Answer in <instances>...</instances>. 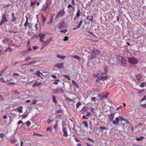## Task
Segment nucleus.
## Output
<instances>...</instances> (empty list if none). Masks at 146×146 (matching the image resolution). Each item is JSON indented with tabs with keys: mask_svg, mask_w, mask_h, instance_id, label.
<instances>
[{
	"mask_svg": "<svg viewBox=\"0 0 146 146\" xmlns=\"http://www.w3.org/2000/svg\"><path fill=\"white\" fill-rule=\"evenodd\" d=\"M57 91L56 92L57 93H64V90L63 89H62L60 88H59L57 89Z\"/></svg>",
	"mask_w": 146,
	"mask_h": 146,
	"instance_id": "14",
	"label": "nucleus"
},
{
	"mask_svg": "<svg viewBox=\"0 0 146 146\" xmlns=\"http://www.w3.org/2000/svg\"><path fill=\"white\" fill-rule=\"evenodd\" d=\"M6 14L5 13L3 14L1 16V20L2 22L5 23L7 22L8 21L6 19Z\"/></svg>",
	"mask_w": 146,
	"mask_h": 146,
	"instance_id": "7",
	"label": "nucleus"
},
{
	"mask_svg": "<svg viewBox=\"0 0 146 146\" xmlns=\"http://www.w3.org/2000/svg\"><path fill=\"white\" fill-rule=\"evenodd\" d=\"M56 57L59 59H64L65 58L64 56H61L58 54L56 55Z\"/></svg>",
	"mask_w": 146,
	"mask_h": 146,
	"instance_id": "22",
	"label": "nucleus"
},
{
	"mask_svg": "<svg viewBox=\"0 0 146 146\" xmlns=\"http://www.w3.org/2000/svg\"><path fill=\"white\" fill-rule=\"evenodd\" d=\"M62 132L64 133L63 135L64 136L66 137L68 135L66 129L65 128H64L63 127H62Z\"/></svg>",
	"mask_w": 146,
	"mask_h": 146,
	"instance_id": "12",
	"label": "nucleus"
},
{
	"mask_svg": "<svg viewBox=\"0 0 146 146\" xmlns=\"http://www.w3.org/2000/svg\"><path fill=\"white\" fill-rule=\"evenodd\" d=\"M72 83L73 85L76 88H78L79 86L78 84L74 80L72 81Z\"/></svg>",
	"mask_w": 146,
	"mask_h": 146,
	"instance_id": "17",
	"label": "nucleus"
},
{
	"mask_svg": "<svg viewBox=\"0 0 146 146\" xmlns=\"http://www.w3.org/2000/svg\"><path fill=\"white\" fill-rule=\"evenodd\" d=\"M65 13L64 9L60 10L59 11L57 15L55 17V19H57L59 18L64 16Z\"/></svg>",
	"mask_w": 146,
	"mask_h": 146,
	"instance_id": "3",
	"label": "nucleus"
},
{
	"mask_svg": "<svg viewBox=\"0 0 146 146\" xmlns=\"http://www.w3.org/2000/svg\"><path fill=\"white\" fill-rule=\"evenodd\" d=\"M128 60L129 62L132 64H136L138 62V59L134 57L128 58Z\"/></svg>",
	"mask_w": 146,
	"mask_h": 146,
	"instance_id": "2",
	"label": "nucleus"
},
{
	"mask_svg": "<svg viewBox=\"0 0 146 146\" xmlns=\"http://www.w3.org/2000/svg\"><path fill=\"white\" fill-rule=\"evenodd\" d=\"M72 4L73 5H75L74 0H72Z\"/></svg>",
	"mask_w": 146,
	"mask_h": 146,
	"instance_id": "64",
	"label": "nucleus"
},
{
	"mask_svg": "<svg viewBox=\"0 0 146 146\" xmlns=\"http://www.w3.org/2000/svg\"><path fill=\"white\" fill-rule=\"evenodd\" d=\"M22 123H23V121H22L21 120H19V122H18L17 125H19L20 124H22Z\"/></svg>",
	"mask_w": 146,
	"mask_h": 146,
	"instance_id": "49",
	"label": "nucleus"
},
{
	"mask_svg": "<svg viewBox=\"0 0 146 146\" xmlns=\"http://www.w3.org/2000/svg\"><path fill=\"white\" fill-rule=\"evenodd\" d=\"M36 2V0H35L34 1H32L31 3V6H33L35 5Z\"/></svg>",
	"mask_w": 146,
	"mask_h": 146,
	"instance_id": "32",
	"label": "nucleus"
},
{
	"mask_svg": "<svg viewBox=\"0 0 146 146\" xmlns=\"http://www.w3.org/2000/svg\"><path fill=\"white\" fill-rule=\"evenodd\" d=\"M100 51L96 49H93L92 51V53L91 56V59H92L96 57L98 55L100 54Z\"/></svg>",
	"mask_w": 146,
	"mask_h": 146,
	"instance_id": "1",
	"label": "nucleus"
},
{
	"mask_svg": "<svg viewBox=\"0 0 146 146\" xmlns=\"http://www.w3.org/2000/svg\"><path fill=\"white\" fill-rule=\"evenodd\" d=\"M67 100L68 102H73V100L70 99V98H68L67 99Z\"/></svg>",
	"mask_w": 146,
	"mask_h": 146,
	"instance_id": "53",
	"label": "nucleus"
},
{
	"mask_svg": "<svg viewBox=\"0 0 146 146\" xmlns=\"http://www.w3.org/2000/svg\"><path fill=\"white\" fill-rule=\"evenodd\" d=\"M120 60V63L123 66H125L126 65V60L125 59L123 58L122 57H120L119 58Z\"/></svg>",
	"mask_w": 146,
	"mask_h": 146,
	"instance_id": "5",
	"label": "nucleus"
},
{
	"mask_svg": "<svg viewBox=\"0 0 146 146\" xmlns=\"http://www.w3.org/2000/svg\"><path fill=\"white\" fill-rule=\"evenodd\" d=\"M109 119L110 121H112L113 120L114 118V113H111L109 115Z\"/></svg>",
	"mask_w": 146,
	"mask_h": 146,
	"instance_id": "15",
	"label": "nucleus"
},
{
	"mask_svg": "<svg viewBox=\"0 0 146 146\" xmlns=\"http://www.w3.org/2000/svg\"><path fill=\"white\" fill-rule=\"evenodd\" d=\"M72 57L74 58H75L76 60H81L80 57V56H78L77 55L72 56Z\"/></svg>",
	"mask_w": 146,
	"mask_h": 146,
	"instance_id": "21",
	"label": "nucleus"
},
{
	"mask_svg": "<svg viewBox=\"0 0 146 146\" xmlns=\"http://www.w3.org/2000/svg\"><path fill=\"white\" fill-rule=\"evenodd\" d=\"M104 71H105V72L104 73H103V72H100L102 74H107V67H105L104 68Z\"/></svg>",
	"mask_w": 146,
	"mask_h": 146,
	"instance_id": "37",
	"label": "nucleus"
},
{
	"mask_svg": "<svg viewBox=\"0 0 146 146\" xmlns=\"http://www.w3.org/2000/svg\"><path fill=\"white\" fill-rule=\"evenodd\" d=\"M120 119L119 118V117L115 118V119L113 122V124L114 125H116L118 124Z\"/></svg>",
	"mask_w": 146,
	"mask_h": 146,
	"instance_id": "9",
	"label": "nucleus"
},
{
	"mask_svg": "<svg viewBox=\"0 0 146 146\" xmlns=\"http://www.w3.org/2000/svg\"><path fill=\"white\" fill-rule=\"evenodd\" d=\"M136 77L137 80L139 81H140L141 78V75L140 74H138L136 75Z\"/></svg>",
	"mask_w": 146,
	"mask_h": 146,
	"instance_id": "18",
	"label": "nucleus"
},
{
	"mask_svg": "<svg viewBox=\"0 0 146 146\" xmlns=\"http://www.w3.org/2000/svg\"><path fill=\"white\" fill-rule=\"evenodd\" d=\"M31 124V123L29 121H28L26 123V125L27 127H29Z\"/></svg>",
	"mask_w": 146,
	"mask_h": 146,
	"instance_id": "42",
	"label": "nucleus"
},
{
	"mask_svg": "<svg viewBox=\"0 0 146 146\" xmlns=\"http://www.w3.org/2000/svg\"><path fill=\"white\" fill-rule=\"evenodd\" d=\"M42 23L43 24L44 23V22L46 21L45 18V17H42Z\"/></svg>",
	"mask_w": 146,
	"mask_h": 146,
	"instance_id": "47",
	"label": "nucleus"
},
{
	"mask_svg": "<svg viewBox=\"0 0 146 146\" xmlns=\"http://www.w3.org/2000/svg\"><path fill=\"white\" fill-rule=\"evenodd\" d=\"M63 63H58L55 65H54V67H56L59 68H63Z\"/></svg>",
	"mask_w": 146,
	"mask_h": 146,
	"instance_id": "10",
	"label": "nucleus"
},
{
	"mask_svg": "<svg viewBox=\"0 0 146 146\" xmlns=\"http://www.w3.org/2000/svg\"><path fill=\"white\" fill-rule=\"evenodd\" d=\"M87 113L86 115V116H88V117H90L91 115V114L90 112L88 111H87Z\"/></svg>",
	"mask_w": 146,
	"mask_h": 146,
	"instance_id": "44",
	"label": "nucleus"
},
{
	"mask_svg": "<svg viewBox=\"0 0 146 146\" xmlns=\"http://www.w3.org/2000/svg\"><path fill=\"white\" fill-rule=\"evenodd\" d=\"M52 100L55 104H56L57 103V102L56 100L55 97L54 96H52Z\"/></svg>",
	"mask_w": 146,
	"mask_h": 146,
	"instance_id": "23",
	"label": "nucleus"
},
{
	"mask_svg": "<svg viewBox=\"0 0 146 146\" xmlns=\"http://www.w3.org/2000/svg\"><path fill=\"white\" fill-rule=\"evenodd\" d=\"M5 69H4L2 70L0 72V76H1L3 73L5 71Z\"/></svg>",
	"mask_w": 146,
	"mask_h": 146,
	"instance_id": "45",
	"label": "nucleus"
},
{
	"mask_svg": "<svg viewBox=\"0 0 146 146\" xmlns=\"http://www.w3.org/2000/svg\"><path fill=\"white\" fill-rule=\"evenodd\" d=\"M30 23H28V22L26 21L25 24H24V26L25 27H27V25H28L29 26V25Z\"/></svg>",
	"mask_w": 146,
	"mask_h": 146,
	"instance_id": "43",
	"label": "nucleus"
},
{
	"mask_svg": "<svg viewBox=\"0 0 146 146\" xmlns=\"http://www.w3.org/2000/svg\"><path fill=\"white\" fill-rule=\"evenodd\" d=\"M41 83H38V82H36L34 84L35 85L33 86H39L41 84Z\"/></svg>",
	"mask_w": 146,
	"mask_h": 146,
	"instance_id": "36",
	"label": "nucleus"
},
{
	"mask_svg": "<svg viewBox=\"0 0 146 146\" xmlns=\"http://www.w3.org/2000/svg\"><path fill=\"white\" fill-rule=\"evenodd\" d=\"M35 74L39 77H41L40 74L42 75V73H41L39 71H36V72L35 73Z\"/></svg>",
	"mask_w": 146,
	"mask_h": 146,
	"instance_id": "19",
	"label": "nucleus"
},
{
	"mask_svg": "<svg viewBox=\"0 0 146 146\" xmlns=\"http://www.w3.org/2000/svg\"><path fill=\"white\" fill-rule=\"evenodd\" d=\"M29 113V112H28V113L27 114H22V119H24L26 118L28 116V114Z\"/></svg>",
	"mask_w": 146,
	"mask_h": 146,
	"instance_id": "26",
	"label": "nucleus"
},
{
	"mask_svg": "<svg viewBox=\"0 0 146 146\" xmlns=\"http://www.w3.org/2000/svg\"><path fill=\"white\" fill-rule=\"evenodd\" d=\"M54 14L52 15L51 16V17H50V19L53 20V18L54 17Z\"/></svg>",
	"mask_w": 146,
	"mask_h": 146,
	"instance_id": "57",
	"label": "nucleus"
},
{
	"mask_svg": "<svg viewBox=\"0 0 146 146\" xmlns=\"http://www.w3.org/2000/svg\"><path fill=\"white\" fill-rule=\"evenodd\" d=\"M31 59V58L28 57H27V58H25V60L26 61H29V60Z\"/></svg>",
	"mask_w": 146,
	"mask_h": 146,
	"instance_id": "52",
	"label": "nucleus"
},
{
	"mask_svg": "<svg viewBox=\"0 0 146 146\" xmlns=\"http://www.w3.org/2000/svg\"><path fill=\"white\" fill-rule=\"evenodd\" d=\"M100 76L101 78H99V79L100 80L104 81L105 80H106L108 78V76L107 75L105 76H103L102 75H101Z\"/></svg>",
	"mask_w": 146,
	"mask_h": 146,
	"instance_id": "11",
	"label": "nucleus"
},
{
	"mask_svg": "<svg viewBox=\"0 0 146 146\" xmlns=\"http://www.w3.org/2000/svg\"><path fill=\"white\" fill-rule=\"evenodd\" d=\"M20 108H17V109L18 110L19 113H21L23 112V111L22 110V108H23L22 107H20Z\"/></svg>",
	"mask_w": 146,
	"mask_h": 146,
	"instance_id": "30",
	"label": "nucleus"
},
{
	"mask_svg": "<svg viewBox=\"0 0 146 146\" xmlns=\"http://www.w3.org/2000/svg\"><path fill=\"white\" fill-rule=\"evenodd\" d=\"M9 45L10 46H12L14 45L13 40H11L9 41V42L8 43Z\"/></svg>",
	"mask_w": 146,
	"mask_h": 146,
	"instance_id": "31",
	"label": "nucleus"
},
{
	"mask_svg": "<svg viewBox=\"0 0 146 146\" xmlns=\"http://www.w3.org/2000/svg\"><path fill=\"white\" fill-rule=\"evenodd\" d=\"M64 22H60L56 25V26L60 29H62L64 27Z\"/></svg>",
	"mask_w": 146,
	"mask_h": 146,
	"instance_id": "8",
	"label": "nucleus"
},
{
	"mask_svg": "<svg viewBox=\"0 0 146 146\" xmlns=\"http://www.w3.org/2000/svg\"><path fill=\"white\" fill-rule=\"evenodd\" d=\"M91 100L92 101L95 102L96 100V98L95 97H93L91 98Z\"/></svg>",
	"mask_w": 146,
	"mask_h": 146,
	"instance_id": "51",
	"label": "nucleus"
},
{
	"mask_svg": "<svg viewBox=\"0 0 146 146\" xmlns=\"http://www.w3.org/2000/svg\"><path fill=\"white\" fill-rule=\"evenodd\" d=\"M52 21H53V20L50 19V20L49 22H48L47 23V24H51L52 23Z\"/></svg>",
	"mask_w": 146,
	"mask_h": 146,
	"instance_id": "58",
	"label": "nucleus"
},
{
	"mask_svg": "<svg viewBox=\"0 0 146 146\" xmlns=\"http://www.w3.org/2000/svg\"><path fill=\"white\" fill-rule=\"evenodd\" d=\"M12 51V49L10 47H8L7 48L5 49V52H6L7 51L11 52Z\"/></svg>",
	"mask_w": 146,
	"mask_h": 146,
	"instance_id": "24",
	"label": "nucleus"
},
{
	"mask_svg": "<svg viewBox=\"0 0 146 146\" xmlns=\"http://www.w3.org/2000/svg\"><path fill=\"white\" fill-rule=\"evenodd\" d=\"M15 84V83L14 82H11L10 83L7 84V85L9 86H11L12 85H14Z\"/></svg>",
	"mask_w": 146,
	"mask_h": 146,
	"instance_id": "40",
	"label": "nucleus"
},
{
	"mask_svg": "<svg viewBox=\"0 0 146 146\" xmlns=\"http://www.w3.org/2000/svg\"><path fill=\"white\" fill-rule=\"evenodd\" d=\"M80 15V10L79 9L77 12V13L76 14V17H79Z\"/></svg>",
	"mask_w": 146,
	"mask_h": 146,
	"instance_id": "28",
	"label": "nucleus"
},
{
	"mask_svg": "<svg viewBox=\"0 0 146 146\" xmlns=\"http://www.w3.org/2000/svg\"><path fill=\"white\" fill-rule=\"evenodd\" d=\"M16 141V139H11V142L12 143H14Z\"/></svg>",
	"mask_w": 146,
	"mask_h": 146,
	"instance_id": "59",
	"label": "nucleus"
},
{
	"mask_svg": "<svg viewBox=\"0 0 146 146\" xmlns=\"http://www.w3.org/2000/svg\"><path fill=\"white\" fill-rule=\"evenodd\" d=\"M37 102V101L35 100H33L31 104V105H34L36 104Z\"/></svg>",
	"mask_w": 146,
	"mask_h": 146,
	"instance_id": "46",
	"label": "nucleus"
},
{
	"mask_svg": "<svg viewBox=\"0 0 146 146\" xmlns=\"http://www.w3.org/2000/svg\"><path fill=\"white\" fill-rule=\"evenodd\" d=\"M68 38L67 36H65L64 37V41H66V40H68Z\"/></svg>",
	"mask_w": 146,
	"mask_h": 146,
	"instance_id": "62",
	"label": "nucleus"
},
{
	"mask_svg": "<svg viewBox=\"0 0 146 146\" xmlns=\"http://www.w3.org/2000/svg\"><path fill=\"white\" fill-rule=\"evenodd\" d=\"M145 86V83H143L140 85V86L141 88H143Z\"/></svg>",
	"mask_w": 146,
	"mask_h": 146,
	"instance_id": "48",
	"label": "nucleus"
},
{
	"mask_svg": "<svg viewBox=\"0 0 146 146\" xmlns=\"http://www.w3.org/2000/svg\"><path fill=\"white\" fill-rule=\"evenodd\" d=\"M90 111H92V113H95V109L93 107H91L90 108Z\"/></svg>",
	"mask_w": 146,
	"mask_h": 146,
	"instance_id": "39",
	"label": "nucleus"
},
{
	"mask_svg": "<svg viewBox=\"0 0 146 146\" xmlns=\"http://www.w3.org/2000/svg\"><path fill=\"white\" fill-rule=\"evenodd\" d=\"M68 31L67 29H65L63 30H61L60 31V32L61 33H65Z\"/></svg>",
	"mask_w": 146,
	"mask_h": 146,
	"instance_id": "35",
	"label": "nucleus"
},
{
	"mask_svg": "<svg viewBox=\"0 0 146 146\" xmlns=\"http://www.w3.org/2000/svg\"><path fill=\"white\" fill-rule=\"evenodd\" d=\"M63 76L66 78H67L69 80H70L71 79L70 78L69 76L67 75L63 74Z\"/></svg>",
	"mask_w": 146,
	"mask_h": 146,
	"instance_id": "33",
	"label": "nucleus"
},
{
	"mask_svg": "<svg viewBox=\"0 0 146 146\" xmlns=\"http://www.w3.org/2000/svg\"><path fill=\"white\" fill-rule=\"evenodd\" d=\"M145 138V137L143 136H141L139 137H137L136 138V140L137 141L142 140Z\"/></svg>",
	"mask_w": 146,
	"mask_h": 146,
	"instance_id": "25",
	"label": "nucleus"
},
{
	"mask_svg": "<svg viewBox=\"0 0 146 146\" xmlns=\"http://www.w3.org/2000/svg\"><path fill=\"white\" fill-rule=\"evenodd\" d=\"M19 61L15 62L14 63L13 65L14 66H15L16 64H19Z\"/></svg>",
	"mask_w": 146,
	"mask_h": 146,
	"instance_id": "63",
	"label": "nucleus"
},
{
	"mask_svg": "<svg viewBox=\"0 0 146 146\" xmlns=\"http://www.w3.org/2000/svg\"><path fill=\"white\" fill-rule=\"evenodd\" d=\"M82 124L85 125V127L87 129L88 128V123L86 121H84L82 122Z\"/></svg>",
	"mask_w": 146,
	"mask_h": 146,
	"instance_id": "27",
	"label": "nucleus"
},
{
	"mask_svg": "<svg viewBox=\"0 0 146 146\" xmlns=\"http://www.w3.org/2000/svg\"><path fill=\"white\" fill-rule=\"evenodd\" d=\"M100 129H102L103 130H106V131H107L108 130V129H107L106 128L103 127H101L100 128H98L97 129V130H99L100 131Z\"/></svg>",
	"mask_w": 146,
	"mask_h": 146,
	"instance_id": "29",
	"label": "nucleus"
},
{
	"mask_svg": "<svg viewBox=\"0 0 146 146\" xmlns=\"http://www.w3.org/2000/svg\"><path fill=\"white\" fill-rule=\"evenodd\" d=\"M88 108L86 107H84L81 110H84V111H86L87 110Z\"/></svg>",
	"mask_w": 146,
	"mask_h": 146,
	"instance_id": "54",
	"label": "nucleus"
},
{
	"mask_svg": "<svg viewBox=\"0 0 146 146\" xmlns=\"http://www.w3.org/2000/svg\"><path fill=\"white\" fill-rule=\"evenodd\" d=\"M4 137V135L3 133H1L0 134V137L1 138L3 137Z\"/></svg>",
	"mask_w": 146,
	"mask_h": 146,
	"instance_id": "61",
	"label": "nucleus"
},
{
	"mask_svg": "<svg viewBox=\"0 0 146 146\" xmlns=\"http://www.w3.org/2000/svg\"><path fill=\"white\" fill-rule=\"evenodd\" d=\"M38 47L37 46H35L33 47V48L34 50H36L38 48Z\"/></svg>",
	"mask_w": 146,
	"mask_h": 146,
	"instance_id": "56",
	"label": "nucleus"
},
{
	"mask_svg": "<svg viewBox=\"0 0 146 146\" xmlns=\"http://www.w3.org/2000/svg\"><path fill=\"white\" fill-rule=\"evenodd\" d=\"M27 47H28L27 50H28L31 51L32 50V48L30 45L28 46H27Z\"/></svg>",
	"mask_w": 146,
	"mask_h": 146,
	"instance_id": "55",
	"label": "nucleus"
},
{
	"mask_svg": "<svg viewBox=\"0 0 146 146\" xmlns=\"http://www.w3.org/2000/svg\"><path fill=\"white\" fill-rule=\"evenodd\" d=\"M48 8V3L46 4H44L43 5L42 9L44 11H45Z\"/></svg>",
	"mask_w": 146,
	"mask_h": 146,
	"instance_id": "16",
	"label": "nucleus"
},
{
	"mask_svg": "<svg viewBox=\"0 0 146 146\" xmlns=\"http://www.w3.org/2000/svg\"><path fill=\"white\" fill-rule=\"evenodd\" d=\"M40 42H43L44 39H45L46 35L44 34H39L38 35H40Z\"/></svg>",
	"mask_w": 146,
	"mask_h": 146,
	"instance_id": "6",
	"label": "nucleus"
},
{
	"mask_svg": "<svg viewBox=\"0 0 146 146\" xmlns=\"http://www.w3.org/2000/svg\"><path fill=\"white\" fill-rule=\"evenodd\" d=\"M81 105V104L80 102H78L76 104V107L77 108H78Z\"/></svg>",
	"mask_w": 146,
	"mask_h": 146,
	"instance_id": "41",
	"label": "nucleus"
},
{
	"mask_svg": "<svg viewBox=\"0 0 146 146\" xmlns=\"http://www.w3.org/2000/svg\"><path fill=\"white\" fill-rule=\"evenodd\" d=\"M60 81V80L56 79L54 82V84L55 85H57L58 84V82Z\"/></svg>",
	"mask_w": 146,
	"mask_h": 146,
	"instance_id": "38",
	"label": "nucleus"
},
{
	"mask_svg": "<svg viewBox=\"0 0 146 146\" xmlns=\"http://www.w3.org/2000/svg\"><path fill=\"white\" fill-rule=\"evenodd\" d=\"M98 96L100 97V100H102L103 99L107 98L108 96V94H107L105 95H98Z\"/></svg>",
	"mask_w": 146,
	"mask_h": 146,
	"instance_id": "13",
	"label": "nucleus"
},
{
	"mask_svg": "<svg viewBox=\"0 0 146 146\" xmlns=\"http://www.w3.org/2000/svg\"><path fill=\"white\" fill-rule=\"evenodd\" d=\"M52 41V38L50 37L44 41V40L43 42H42V45H43L44 47H45L50 42H51Z\"/></svg>",
	"mask_w": 146,
	"mask_h": 146,
	"instance_id": "4",
	"label": "nucleus"
},
{
	"mask_svg": "<svg viewBox=\"0 0 146 146\" xmlns=\"http://www.w3.org/2000/svg\"><path fill=\"white\" fill-rule=\"evenodd\" d=\"M16 18L14 17L11 19V21L12 22H14L16 21Z\"/></svg>",
	"mask_w": 146,
	"mask_h": 146,
	"instance_id": "50",
	"label": "nucleus"
},
{
	"mask_svg": "<svg viewBox=\"0 0 146 146\" xmlns=\"http://www.w3.org/2000/svg\"><path fill=\"white\" fill-rule=\"evenodd\" d=\"M119 117L120 119V120L121 121H126V119L123 118L121 116H119Z\"/></svg>",
	"mask_w": 146,
	"mask_h": 146,
	"instance_id": "34",
	"label": "nucleus"
},
{
	"mask_svg": "<svg viewBox=\"0 0 146 146\" xmlns=\"http://www.w3.org/2000/svg\"><path fill=\"white\" fill-rule=\"evenodd\" d=\"M83 21H80L78 24L77 26L76 27V28H79L82 25Z\"/></svg>",
	"mask_w": 146,
	"mask_h": 146,
	"instance_id": "20",
	"label": "nucleus"
},
{
	"mask_svg": "<svg viewBox=\"0 0 146 146\" xmlns=\"http://www.w3.org/2000/svg\"><path fill=\"white\" fill-rule=\"evenodd\" d=\"M51 77L55 79L57 78V77L55 75H51Z\"/></svg>",
	"mask_w": 146,
	"mask_h": 146,
	"instance_id": "60",
	"label": "nucleus"
}]
</instances>
